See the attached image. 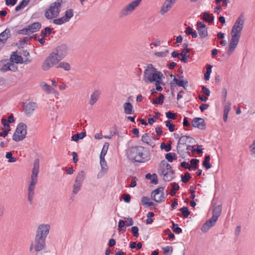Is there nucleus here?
<instances>
[{
	"label": "nucleus",
	"mask_w": 255,
	"mask_h": 255,
	"mask_svg": "<svg viewBox=\"0 0 255 255\" xmlns=\"http://www.w3.org/2000/svg\"><path fill=\"white\" fill-rule=\"evenodd\" d=\"M243 15L241 14L239 16L235 22L231 32V39L229 44L227 54L230 56L235 51L239 42L241 32L244 27V19Z\"/></svg>",
	"instance_id": "1"
},
{
	"label": "nucleus",
	"mask_w": 255,
	"mask_h": 255,
	"mask_svg": "<svg viewBox=\"0 0 255 255\" xmlns=\"http://www.w3.org/2000/svg\"><path fill=\"white\" fill-rule=\"evenodd\" d=\"M127 154L128 159L132 162L142 163L150 159L149 151L141 146L129 147Z\"/></svg>",
	"instance_id": "2"
},
{
	"label": "nucleus",
	"mask_w": 255,
	"mask_h": 255,
	"mask_svg": "<svg viewBox=\"0 0 255 255\" xmlns=\"http://www.w3.org/2000/svg\"><path fill=\"white\" fill-rule=\"evenodd\" d=\"M158 173L163 176V179L165 182L171 181L174 178L175 174L171 165L165 160H162L159 164Z\"/></svg>",
	"instance_id": "3"
},
{
	"label": "nucleus",
	"mask_w": 255,
	"mask_h": 255,
	"mask_svg": "<svg viewBox=\"0 0 255 255\" xmlns=\"http://www.w3.org/2000/svg\"><path fill=\"white\" fill-rule=\"evenodd\" d=\"M162 73L151 64H148L143 72V80L146 83H153Z\"/></svg>",
	"instance_id": "4"
},
{
	"label": "nucleus",
	"mask_w": 255,
	"mask_h": 255,
	"mask_svg": "<svg viewBox=\"0 0 255 255\" xmlns=\"http://www.w3.org/2000/svg\"><path fill=\"white\" fill-rule=\"evenodd\" d=\"M27 133V126L25 124L20 123L17 126L16 129L12 135V139L16 142L22 141Z\"/></svg>",
	"instance_id": "5"
},
{
	"label": "nucleus",
	"mask_w": 255,
	"mask_h": 255,
	"mask_svg": "<svg viewBox=\"0 0 255 255\" xmlns=\"http://www.w3.org/2000/svg\"><path fill=\"white\" fill-rule=\"evenodd\" d=\"M61 0H57L51 4L49 8L45 12V16L48 19H51L58 16L60 12L59 8L61 5Z\"/></svg>",
	"instance_id": "6"
},
{
	"label": "nucleus",
	"mask_w": 255,
	"mask_h": 255,
	"mask_svg": "<svg viewBox=\"0 0 255 255\" xmlns=\"http://www.w3.org/2000/svg\"><path fill=\"white\" fill-rule=\"evenodd\" d=\"M60 61L61 60H59L55 53L51 52L42 63V69L44 71H47L51 68L58 64Z\"/></svg>",
	"instance_id": "7"
},
{
	"label": "nucleus",
	"mask_w": 255,
	"mask_h": 255,
	"mask_svg": "<svg viewBox=\"0 0 255 255\" xmlns=\"http://www.w3.org/2000/svg\"><path fill=\"white\" fill-rule=\"evenodd\" d=\"M194 139L189 135H182L179 137L177 146V153L181 156H183L186 152L185 149L182 146L186 144L187 143H193Z\"/></svg>",
	"instance_id": "8"
},
{
	"label": "nucleus",
	"mask_w": 255,
	"mask_h": 255,
	"mask_svg": "<svg viewBox=\"0 0 255 255\" xmlns=\"http://www.w3.org/2000/svg\"><path fill=\"white\" fill-rule=\"evenodd\" d=\"M142 0H134L131 1L130 3L127 4L120 12V16L123 17L126 16L138 6Z\"/></svg>",
	"instance_id": "9"
},
{
	"label": "nucleus",
	"mask_w": 255,
	"mask_h": 255,
	"mask_svg": "<svg viewBox=\"0 0 255 255\" xmlns=\"http://www.w3.org/2000/svg\"><path fill=\"white\" fill-rule=\"evenodd\" d=\"M50 226L48 224H40L36 231L35 237L43 238L46 239L47 235L49 233Z\"/></svg>",
	"instance_id": "10"
},
{
	"label": "nucleus",
	"mask_w": 255,
	"mask_h": 255,
	"mask_svg": "<svg viewBox=\"0 0 255 255\" xmlns=\"http://www.w3.org/2000/svg\"><path fill=\"white\" fill-rule=\"evenodd\" d=\"M164 187H159L153 191L151 194V199L156 202H161L166 197L164 195Z\"/></svg>",
	"instance_id": "11"
},
{
	"label": "nucleus",
	"mask_w": 255,
	"mask_h": 255,
	"mask_svg": "<svg viewBox=\"0 0 255 255\" xmlns=\"http://www.w3.org/2000/svg\"><path fill=\"white\" fill-rule=\"evenodd\" d=\"M68 47L65 44H62L56 46L52 52L55 53L59 60H62L67 55Z\"/></svg>",
	"instance_id": "12"
},
{
	"label": "nucleus",
	"mask_w": 255,
	"mask_h": 255,
	"mask_svg": "<svg viewBox=\"0 0 255 255\" xmlns=\"http://www.w3.org/2000/svg\"><path fill=\"white\" fill-rule=\"evenodd\" d=\"M188 82L187 79L185 78L184 76H179V79H177L175 76H174L173 81L171 82L170 85L171 90L172 89V88L173 87H175L176 85L183 87L184 89H186V87L188 86Z\"/></svg>",
	"instance_id": "13"
},
{
	"label": "nucleus",
	"mask_w": 255,
	"mask_h": 255,
	"mask_svg": "<svg viewBox=\"0 0 255 255\" xmlns=\"http://www.w3.org/2000/svg\"><path fill=\"white\" fill-rule=\"evenodd\" d=\"M39 160L38 158H36L34 161V166L32 171V174L31 175V181L30 183H37V176L39 172Z\"/></svg>",
	"instance_id": "14"
},
{
	"label": "nucleus",
	"mask_w": 255,
	"mask_h": 255,
	"mask_svg": "<svg viewBox=\"0 0 255 255\" xmlns=\"http://www.w3.org/2000/svg\"><path fill=\"white\" fill-rule=\"evenodd\" d=\"M34 242L39 252L46 250L47 246L45 238L35 237Z\"/></svg>",
	"instance_id": "15"
},
{
	"label": "nucleus",
	"mask_w": 255,
	"mask_h": 255,
	"mask_svg": "<svg viewBox=\"0 0 255 255\" xmlns=\"http://www.w3.org/2000/svg\"><path fill=\"white\" fill-rule=\"evenodd\" d=\"M197 29L199 36L202 38H205L208 36V30L206 25L202 22L198 21L197 22Z\"/></svg>",
	"instance_id": "16"
},
{
	"label": "nucleus",
	"mask_w": 255,
	"mask_h": 255,
	"mask_svg": "<svg viewBox=\"0 0 255 255\" xmlns=\"http://www.w3.org/2000/svg\"><path fill=\"white\" fill-rule=\"evenodd\" d=\"M192 126L200 129H205L206 124L204 120L201 118H195L192 121Z\"/></svg>",
	"instance_id": "17"
},
{
	"label": "nucleus",
	"mask_w": 255,
	"mask_h": 255,
	"mask_svg": "<svg viewBox=\"0 0 255 255\" xmlns=\"http://www.w3.org/2000/svg\"><path fill=\"white\" fill-rule=\"evenodd\" d=\"M175 2V0H165L161 8L160 14L163 15L168 11Z\"/></svg>",
	"instance_id": "18"
},
{
	"label": "nucleus",
	"mask_w": 255,
	"mask_h": 255,
	"mask_svg": "<svg viewBox=\"0 0 255 255\" xmlns=\"http://www.w3.org/2000/svg\"><path fill=\"white\" fill-rule=\"evenodd\" d=\"M36 183H30L28 189V201L30 205L33 204V199L34 195V190Z\"/></svg>",
	"instance_id": "19"
},
{
	"label": "nucleus",
	"mask_w": 255,
	"mask_h": 255,
	"mask_svg": "<svg viewBox=\"0 0 255 255\" xmlns=\"http://www.w3.org/2000/svg\"><path fill=\"white\" fill-rule=\"evenodd\" d=\"M201 18L206 22L211 23L214 20V16L208 11H205L201 14Z\"/></svg>",
	"instance_id": "20"
},
{
	"label": "nucleus",
	"mask_w": 255,
	"mask_h": 255,
	"mask_svg": "<svg viewBox=\"0 0 255 255\" xmlns=\"http://www.w3.org/2000/svg\"><path fill=\"white\" fill-rule=\"evenodd\" d=\"M130 97L128 98V101H129ZM124 112L127 115H131L134 114V110L131 104L129 102L125 103L123 105Z\"/></svg>",
	"instance_id": "21"
},
{
	"label": "nucleus",
	"mask_w": 255,
	"mask_h": 255,
	"mask_svg": "<svg viewBox=\"0 0 255 255\" xmlns=\"http://www.w3.org/2000/svg\"><path fill=\"white\" fill-rule=\"evenodd\" d=\"M36 107V104L34 102H29L27 104L24 109V112L26 115H30Z\"/></svg>",
	"instance_id": "22"
},
{
	"label": "nucleus",
	"mask_w": 255,
	"mask_h": 255,
	"mask_svg": "<svg viewBox=\"0 0 255 255\" xmlns=\"http://www.w3.org/2000/svg\"><path fill=\"white\" fill-rule=\"evenodd\" d=\"M10 29L8 28H6L0 34V42L4 43L7 39L10 37Z\"/></svg>",
	"instance_id": "23"
},
{
	"label": "nucleus",
	"mask_w": 255,
	"mask_h": 255,
	"mask_svg": "<svg viewBox=\"0 0 255 255\" xmlns=\"http://www.w3.org/2000/svg\"><path fill=\"white\" fill-rule=\"evenodd\" d=\"M28 30L30 33H33L38 31L41 27V24L39 22H33L27 25Z\"/></svg>",
	"instance_id": "24"
},
{
	"label": "nucleus",
	"mask_w": 255,
	"mask_h": 255,
	"mask_svg": "<svg viewBox=\"0 0 255 255\" xmlns=\"http://www.w3.org/2000/svg\"><path fill=\"white\" fill-rule=\"evenodd\" d=\"M186 149L187 150V151L185 153H188L189 154V150H191L192 152H196L199 154H202L203 153L202 146L200 145H197L196 148H194L193 145H188L187 146Z\"/></svg>",
	"instance_id": "25"
},
{
	"label": "nucleus",
	"mask_w": 255,
	"mask_h": 255,
	"mask_svg": "<svg viewBox=\"0 0 255 255\" xmlns=\"http://www.w3.org/2000/svg\"><path fill=\"white\" fill-rule=\"evenodd\" d=\"M100 95V92L99 91L96 90L94 91L91 95L89 104L91 106L95 104L98 100Z\"/></svg>",
	"instance_id": "26"
},
{
	"label": "nucleus",
	"mask_w": 255,
	"mask_h": 255,
	"mask_svg": "<svg viewBox=\"0 0 255 255\" xmlns=\"http://www.w3.org/2000/svg\"><path fill=\"white\" fill-rule=\"evenodd\" d=\"M14 52L12 55L10 56V60L16 64H22L23 62V59L21 56L18 55L14 54Z\"/></svg>",
	"instance_id": "27"
},
{
	"label": "nucleus",
	"mask_w": 255,
	"mask_h": 255,
	"mask_svg": "<svg viewBox=\"0 0 255 255\" xmlns=\"http://www.w3.org/2000/svg\"><path fill=\"white\" fill-rule=\"evenodd\" d=\"M86 135V133L85 131L80 133H77L72 135L71 138L72 140L77 142L80 139L84 138Z\"/></svg>",
	"instance_id": "28"
},
{
	"label": "nucleus",
	"mask_w": 255,
	"mask_h": 255,
	"mask_svg": "<svg viewBox=\"0 0 255 255\" xmlns=\"http://www.w3.org/2000/svg\"><path fill=\"white\" fill-rule=\"evenodd\" d=\"M213 226H214V225L213 224L211 223V221L207 220L202 225L201 230L203 232L206 233Z\"/></svg>",
	"instance_id": "29"
},
{
	"label": "nucleus",
	"mask_w": 255,
	"mask_h": 255,
	"mask_svg": "<svg viewBox=\"0 0 255 255\" xmlns=\"http://www.w3.org/2000/svg\"><path fill=\"white\" fill-rule=\"evenodd\" d=\"M210 156L209 155H206L203 161L202 165L206 169H209L212 167V165L210 163Z\"/></svg>",
	"instance_id": "30"
},
{
	"label": "nucleus",
	"mask_w": 255,
	"mask_h": 255,
	"mask_svg": "<svg viewBox=\"0 0 255 255\" xmlns=\"http://www.w3.org/2000/svg\"><path fill=\"white\" fill-rule=\"evenodd\" d=\"M73 16V10L71 8L68 9L65 12V15L63 16L66 22L69 21Z\"/></svg>",
	"instance_id": "31"
},
{
	"label": "nucleus",
	"mask_w": 255,
	"mask_h": 255,
	"mask_svg": "<svg viewBox=\"0 0 255 255\" xmlns=\"http://www.w3.org/2000/svg\"><path fill=\"white\" fill-rule=\"evenodd\" d=\"M57 68H62L65 70V71H68L71 69V66L69 63L66 62H59Z\"/></svg>",
	"instance_id": "32"
},
{
	"label": "nucleus",
	"mask_w": 255,
	"mask_h": 255,
	"mask_svg": "<svg viewBox=\"0 0 255 255\" xmlns=\"http://www.w3.org/2000/svg\"><path fill=\"white\" fill-rule=\"evenodd\" d=\"M164 98V96L162 94L160 93L159 97L154 99L152 103L153 104L161 105L163 104Z\"/></svg>",
	"instance_id": "33"
},
{
	"label": "nucleus",
	"mask_w": 255,
	"mask_h": 255,
	"mask_svg": "<svg viewBox=\"0 0 255 255\" xmlns=\"http://www.w3.org/2000/svg\"><path fill=\"white\" fill-rule=\"evenodd\" d=\"M30 0H22L15 8L16 11H18L20 10L25 7L29 2Z\"/></svg>",
	"instance_id": "34"
},
{
	"label": "nucleus",
	"mask_w": 255,
	"mask_h": 255,
	"mask_svg": "<svg viewBox=\"0 0 255 255\" xmlns=\"http://www.w3.org/2000/svg\"><path fill=\"white\" fill-rule=\"evenodd\" d=\"M85 177V173L84 171H80L75 179L76 182H79L82 183Z\"/></svg>",
	"instance_id": "35"
},
{
	"label": "nucleus",
	"mask_w": 255,
	"mask_h": 255,
	"mask_svg": "<svg viewBox=\"0 0 255 255\" xmlns=\"http://www.w3.org/2000/svg\"><path fill=\"white\" fill-rule=\"evenodd\" d=\"M52 33V29L49 27H46L44 30H41L40 33L41 36L43 37H47Z\"/></svg>",
	"instance_id": "36"
},
{
	"label": "nucleus",
	"mask_w": 255,
	"mask_h": 255,
	"mask_svg": "<svg viewBox=\"0 0 255 255\" xmlns=\"http://www.w3.org/2000/svg\"><path fill=\"white\" fill-rule=\"evenodd\" d=\"M82 186V183L79 182H76L73 185L72 193L73 194L76 195L80 190Z\"/></svg>",
	"instance_id": "37"
},
{
	"label": "nucleus",
	"mask_w": 255,
	"mask_h": 255,
	"mask_svg": "<svg viewBox=\"0 0 255 255\" xmlns=\"http://www.w3.org/2000/svg\"><path fill=\"white\" fill-rule=\"evenodd\" d=\"M179 56L181 58L180 60L183 63H187L188 62V58L189 57V54L185 53V50H182L179 53Z\"/></svg>",
	"instance_id": "38"
},
{
	"label": "nucleus",
	"mask_w": 255,
	"mask_h": 255,
	"mask_svg": "<svg viewBox=\"0 0 255 255\" xmlns=\"http://www.w3.org/2000/svg\"><path fill=\"white\" fill-rule=\"evenodd\" d=\"M179 211L182 213V216L184 218H187L190 214L187 207H183L179 209Z\"/></svg>",
	"instance_id": "39"
},
{
	"label": "nucleus",
	"mask_w": 255,
	"mask_h": 255,
	"mask_svg": "<svg viewBox=\"0 0 255 255\" xmlns=\"http://www.w3.org/2000/svg\"><path fill=\"white\" fill-rule=\"evenodd\" d=\"M199 162V160L196 159V158H193L190 160V164L191 165H190V169L191 170L192 169L195 170L197 169L198 165V163Z\"/></svg>",
	"instance_id": "40"
},
{
	"label": "nucleus",
	"mask_w": 255,
	"mask_h": 255,
	"mask_svg": "<svg viewBox=\"0 0 255 255\" xmlns=\"http://www.w3.org/2000/svg\"><path fill=\"white\" fill-rule=\"evenodd\" d=\"M11 66L13 67L14 64L11 63H7L4 64L0 69V71L2 72H5L7 71L11 70Z\"/></svg>",
	"instance_id": "41"
},
{
	"label": "nucleus",
	"mask_w": 255,
	"mask_h": 255,
	"mask_svg": "<svg viewBox=\"0 0 255 255\" xmlns=\"http://www.w3.org/2000/svg\"><path fill=\"white\" fill-rule=\"evenodd\" d=\"M109 144L108 142H105L102 151L100 154V157L103 158L105 157L106 154H107V151L108 150Z\"/></svg>",
	"instance_id": "42"
},
{
	"label": "nucleus",
	"mask_w": 255,
	"mask_h": 255,
	"mask_svg": "<svg viewBox=\"0 0 255 255\" xmlns=\"http://www.w3.org/2000/svg\"><path fill=\"white\" fill-rule=\"evenodd\" d=\"M181 181L184 183H186L189 181V180L191 178V174L188 172H186L184 174V175L181 176Z\"/></svg>",
	"instance_id": "43"
},
{
	"label": "nucleus",
	"mask_w": 255,
	"mask_h": 255,
	"mask_svg": "<svg viewBox=\"0 0 255 255\" xmlns=\"http://www.w3.org/2000/svg\"><path fill=\"white\" fill-rule=\"evenodd\" d=\"M165 158L169 162H171L174 159H176L175 153L174 152H169L165 155Z\"/></svg>",
	"instance_id": "44"
},
{
	"label": "nucleus",
	"mask_w": 255,
	"mask_h": 255,
	"mask_svg": "<svg viewBox=\"0 0 255 255\" xmlns=\"http://www.w3.org/2000/svg\"><path fill=\"white\" fill-rule=\"evenodd\" d=\"M141 141L144 143H145L147 145H150V142L151 141L150 137L149 136L148 133H144L141 136Z\"/></svg>",
	"instance_id": "45"
},
{
	"label": "nucleus",
	"mask_w": 255,
	"mask_h": 255,
	"mask_svg": "<svg viewBox=\"0 0 255 255\" xmlns=\"http://www.w3.org/2000/svg\"><path fill=\"white\" fill-rule=\"evenodd\" d=\"M165 77L163 74V73H161V74L159 76V78L158 79H156L155 81H154L155 85H162L164 86L165 84L164 82H163V79H164Z\"/></svg>",
	"instance_id": "46"
},
{
	"label": "nucleus",
	"mask_w": 255,
	"mask_h": 255,
	"mask_svg": "<svg viewBox=\"0 0 255 255\" xmlns=\"http://www.w3.org/2000/svg\"><path fill=\"white\" fill-rule=\"evenodd\" d=\"M165 77L163 74V73H161V74L159 76V78L158 79H156L155 81H154L155 85H162L164 86L165 84L164 82H163V79H164Z\"/></svg>",
	"instance_id": "47"
},
{
	"label": "nucleus",
	"mask_w": 255,
	"mask_h": 255,
	"mask_svg": "<svg viewBox=\"0 0 255 255\" xmlns=\"http://www.w3.org/2000/svg\"><path fill=\"white\" fill-rule=\"evenodd\" d=\"M171 229L176 234H180L182 232V230L181 228L178 227V225L176 223H174L172 222V225L171 227Z\"/></svg>",
	"instance_id": "48"
},
{
	"label": "nucleus",
	"mask_w": 255,
	"mask_h": 255,
	"mask_svg": "<svg viewBox=\"0 0 255 255\" xmlns=\"http://www.w3.org/2000/svg\"><path fill=\"white\" fill-rule=\"evenodd\" d=\"M118 227L120 229V231L122 233H124L126 230V225H125V222L123 220H120L119 222Z\"/></svg>",
	"instance_id": "49"
},
{
	"label": "nucleus",
	"mask_w": 255,
	"mask_h": 255,
	"mask_svg": "<svg viewBox=\"0 0 255 255\" xmlns=\"http://www.w3.org/2000/svg\"><path fill=\"white\" fill-rule=\"evenodd\" d=\"M5 157L8 159V161L10 163L14 162L17 160L16 158L13 157L12 153L11 151L6 152Z\"/></svg>",
	"instance_id": "50"
},
{
	"label": "nucleus",
	"mask_w": 255,
	"mask_h": 255,
	"mask_svg": "<svg viewBox=\"0 0 255 255\" xmlns=\"http://www.w3.org/2000/svg\"><path fill=\"white\" fill-rule=\"evenodd\" d=\"M162 250L163 251V254L165 255H168V254L169 253V255H171V254L173 252V247L172 246H166L165 247H163L162 248Z\"/></svg>",
	"instance_id": "51"
},
{
	"label": "nucleus",
	"mask_w": 255,
	"mask_h": 255,
	"mask_svg": "<svg viewBox=\"0 0 255 255\" xmlns=\"http://www.w3.org/2000/svg\"><path fill=\"white\" fill-rule=\"evenodd\" d=\"M165 125L168 128L170 131L173 132L175 130V125L170 120H167L165 122Z\"/></svg>",
	"instance_id": "52"
},
{
	"label": "nucleus",
	"mask_w": 255,
	"mask_h": 255,
	"mask_svg": "<svg viewBox=\"0 0 255 255\" xmlns=\"http://www.w3.org/2000/svg\"><path fill=\"white\" fill-rule=\"evenodd\" d=\"M100 164L101 166L102 170L107 171L108 167L107 162L105 159V157H100Z\"/></svg>",
	"instance_id": "53"
},
{
	"label": "nucleus",
	"mask_w": 255,
	"mask_h": 255,
	"mask_svg": "<svg viewBox=\"0 0 255 255\" xmlns=\"http://www.w3.org/2000/svg\"><path fill=\"white\" fill-rule=\"evenodd\" d=\"M221 206L218 205L213 209V214L220 217L221 214Z\"/></svg>",
	"instance_id": "54"
},
{
	"label": "nucleus",
	"mask_w": 255,
	"mask_h": 255,
	"mask_svg": "<svg viewBox=\"0 0 255 255\" xmlns=\"http://www.w3.org/2000/svg\"><path fill=\"white\" fill-rule=\"evenodd\" d=\"M65 22H67L63 16L61 18L55 19L53 20V23L56 25H61Z\"/></svg>",
	"instance_id": "55"
},
{
	"label": "nucleus",
	"mask_w": 255,
	"mask_h": 255,
	"mask_svg": "<svg viewBox=\"0 0 255 255\" xmlns=\"http://www.w3.org/2000/svg\"><path fill=\"white\" fill-rule=\"evenodd\" d=\"M36 247V246L35 245L34 242L31 243L29 247V251L32 252L34 250L35 252V255H39V252ZM40 255H41V254H40Z\"/></svg>",
	"instance_id": "56"
},
{
	"label": "nucleus",
	"mask_w": 255,
	"mask_h": 255,
	"mask_svg": "<svg viewBox=\"0 0 255 255\" xmlns=\"http://www.w3.org/2000/svg\"><path fill=\"white\" fill-rule=\"evenodd\" d=\"M169 53L168 50H165L164 51L162 52H156L154 53V55L159 57H165Z\"/></svg>",
	"instance_id": "57"
},
{
	"label": "nucleus",
	"mask_w": 255,
	"mask_h": 255,
	"mask_svg": "<svg viewBox=\"0 0 255 255\" xmlns=\"http://www.w3.org/2000/svg\"><path fill=\"white\" fill-rule=\"evenodd\" d=\"M160 148L161 149H164L166 152H168L171 149V144L166 145L165 143L163 142L161 143Z\"/></svg>",
	"instance_id": "58"
},
{
	"label": "nucleus",
	"mask_w": 255,
	"mask_h": 255,
	"mask_svg": "<svg viewBox=\"0 0 255 255\" xmlns=\"http://www.w3.org/2000/svg\"><path fill=\"white\" fill-rule=\"evenodd\" d=\"M166 116L168 119L174 120L177 118V114L169 111L166 113Z\"/></svg>",
	"instance_id": "59"
},
{
	"label": "nucleus",
	"mask_w": 255,
	"mask_h": 255,
	"mask_svg": "<svg viewBox=\"0 0 255 255\" xmlns=\"http://www.w3.org/2000/svg\"><path fill=\"white\" fill-rule=\"evenodd\" d=\"M30 32V31L28 30V27L27 25L25 26L24 28L19 30L17 31V33L19 34H23V35H27Z\"/></svg>",
	"instance_id": "60"
},
{
	"label": "nucleus",
	"mask_w": 255,
	"mask_h": 255,
	"mask_svg": "<svg viewBox=\"0 0 255 255\" xmlns=\"http://www.w3.org/2000/svg\"><path fill=\"white\" fill-rule=\"evenodd\" d=\"M41 87L46 92L50 93L51 87L50 85L47 84L44 82H42L41 83Z\"/></svg>",
	"instance_id": "61"
},
{
	"label": "nucleus",
	"mask_w": 255,
	"mask_h": 255,
	"mask_svg": "<svg viewBox=\"0 0 255 255\" xmlns=\"http://www.w3.org/2000/svg\"><path fill=\"white\" fill-rule=\"evenodd\" d=\"M131 231L134 237L137 238L139 236L138 228L136 226L132 227Z\"/></svg>",
	"instance_id": "62"
},
{
	"label": "nucleus",
	"mask_w": 255,
	"mask_h": 255,
	"mask_svg": "<svg viewBox=\"0 0 255 255\" xmlns=\"http://www.w3.org/2000/svg\"><path fill=\"white\" fill-rule=\"evenodd\" d=\"M122 198H123L124 202L126 203H129L131 200V196L128 194H126V193L122 195Z\"/></svg>",
	"instance_id": "63"
},
{
	"label": "nucleus",
	"mask_w": 255,
	"mask_h": 255,
	"mask_svg": "<svg viewBox=\"0 0 255 255\" xmlns=\"http://www.w3.org/2000/svg\"><path fill=\"white\" fill-rule=\"evenodd\" d=\"M202 89V92L206 96H209L210 95V91L208 88L205 86H201Z\"/></svg>",
	"instance_id": "64"
}]
</instances>
